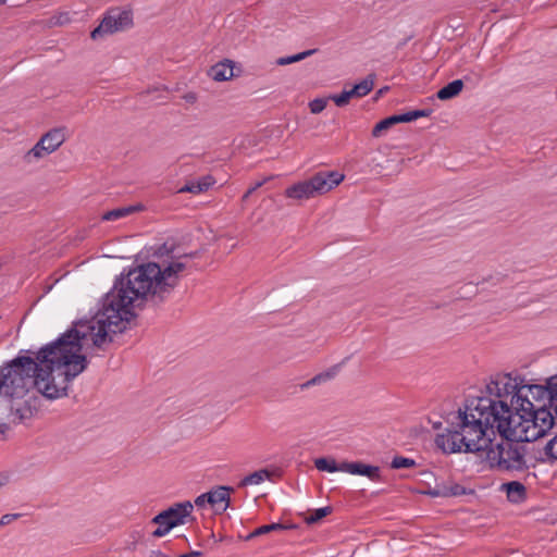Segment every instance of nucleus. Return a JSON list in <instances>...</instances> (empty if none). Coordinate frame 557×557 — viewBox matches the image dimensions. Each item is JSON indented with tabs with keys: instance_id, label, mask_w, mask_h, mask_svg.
<instances>
[{
	"instance_id": "obj_11",
	"label": "nucleus",
	"mask_w": 557,
	"mask_h": 557,
	"mask_svg": "<svg viewBox=\"0 0 557 557\" xmlns=\"http://www.w3.org/2000/svg\"><path fill=\"white\" fill-rule=\"evenodd\" d=\"M208 75L215 82L228 81L233 77V65L230 60L219 62L211 66L208 71Z\"/></svg>"
},
{
	"instance_id": "obj_7",
	"label": "nucleus",
	"mask_w": 557,
	"mask_h": 557,
	"mask_svg": "<svg viewBox=\"0 0 557 557\" xmlns=\"http://www.w3.org/2000/svg\"><path fill=\"white\" fill-rule=\"evenodd\" d=\"M194 509V505L186 500L182 503H176L168 509L161 511L157 515V520H165L170 522L169 527H177L184 524L191 517V512Z\"/></svg>"
},
{
	"instance_id": "obj_35",
	"label": "nucleus",
	"mask_w": 557,
	"mask_h": 557,
	"mask_svg": "<svg viewBox=\"0 0 557 557\" xmlns=\"http://www.w3.org/2000/svg\"><path fill=\"white\" fill-rule=\"evenodd\" d=\"M208 497H209V492H208V493H205V494L199 495V496H198V497H196V499H195V506H197L198 508H202V507H205V506L208 504Z\"/></svg>"
},
{
	"instance_id": "obj_8",
	"label": "nucleus",
	"mask_w": 557,
	"mask_h": 557,
	"mask_svg": "<svg viewBox=\"0 0 557 557\" xmlns=\"http://www.w3.org/2000/svg\"><path fill=\"white\" fill-rule=\"evenodd\" d=\"M342 472H346L354 475H363L369 478L371 481L381 480V470L377 466H371L360 461L342 462Z\"/></svg>"
},
{
	"instance_id": "obj_24",
	"label": "nucleus",
	"mask_w": 557,
	"mask_h": 557,
	"mask_svg": "<svg viewBox=\"0 0 557 557\" xmlns=\"http://www.w3.org/2000/svg\"><path fill=\"white\" fill-rule=\"evenodd\" d=\"M331 511H332V508L329 506L314 509V510L308 512V515L305 517V521L308 524L317 523L318 521H320L321 519H323L324 517L330 515Z\"/></svg>"
},
{
	"instance_id": "obj_12",
	"label": "nucleus",
	"mask_w": 557,
	"mask_h": 557,
	"mask_svg": "<svg viewBox=\"0 0 557 557\" xmlns=\"http://www.w3.org/2000/svg\"><path fill=\"white\" fill-rule=\"evenodd\" d=\"M215 183L211 175H206L197 181H190L180 188V193L201 194L207 191Z\"/></svg>"
},
{
	"instance_id": "obj_10",
	"label": "nucleus",
	"mask_w": 557,
	"mask_h": 557,
	"mask_svg": "<svg viewBox=\"0 0 557 557\" xmlns=\"http://www.w3.org/2000/svg\"><path fill=\"white\" fill-rule=\"evenodd\" d=\"M67 138L66 127H57L41 136L42 139L51 152H54Z\"/></svg>"
},
{
	"instance_id": "obj_15",
	"label": "nucleus",
	"mask_w": 557,
	"mask_h": 557,
	"mask_svg": "<svg viewBox=\"0 0 557 557\" xmlns=\"http://www.w3.org/2000/svg\"><path fill=\"white\" fill-rule=\"evenodd\" d=\"M503 488L506 490L507 497L510 502L519 503L525 497V486L518 481L505 483L503 484Z\"/></svg>"
},
{
	"instance_id": "obj_33",
	"label": "nucleus",
	"mask_w": 557,
	"mask_h": 557,
	"mask_svg": "<svg viewBox=\"0 0 557 557\" xmlns=\"http://www.w3.org/2000/svg\"><path fill=\"white\" fill-rule=\"evenodd\" d=\"M29 412L28 407L16 408L14 412H12L13 421H22L25 418V413Z\"/></svg>"
},
{
	"instance_id": "obj_26",
	"label": "nucleus",
	"mask_w": 557,
	"mask_h": 557,
	"mask_svg": "<svg viewBox=\"0 0 557 557\" xmlns=\"http://www.w3.org/2000/svg\"><path fill=\"white\" fill-rule=\"evenodd\" d=\"M151 523L158 524V528L152 532V535L154 537H162L174 528V527L168 525L170 522H168L166 519L162 520V521L157 520V516L153 517V519L151 520Z\"/></svg>"
},
{
	"instance_id": "obj_18",
	"label": "nucleus",
	"mask_w": 557,
	"mask_h": 557,
	"mask_svg": "<svg viewBox=\"0 0 557 557\" xmlns=\"http://www.w3.org/2000/svg\"><path fill=\"white\" fill-rule=\"evenodd\" d=\"M270 476H271V473L268 470H265V469L258 470V471H255L253 473L245 476L240 481L239 486L258 485V484L262 483L263 481H265L267 479H270Z\"/></svg>"
},
{
	"instance_id": "obj_40",
	"label": "nucleus",
	"mask_w": 557,
	"mask_h": 557,
	"mask_svg": "<svg viewBox=\"0 0 557 557\" xmlns=\"http://www.w3.org/2000/svg\"><path fill=\"white\" fill-rule=\"evenodd\" d=\"M8 483V476L5 474H0V490Z\"/></svg>"
},
{
	"instance_id": "obj_22",
	"label": "nucleus",
	"mask_w": 557,
	"mask_h": 557,
	"mask_svg": "<svg viewBox=\"0 0 557 557\" xmlns=\"http://www.w3.org/2000/svg\"><path fill=\"white\" fill-rule=\"evenodd\" d=\"M287 527L281 523H271L257 528L253 532L246 536V541H250L257 536L268 534L272 531L285 530Z\"/></svg>"
},
{
	"instance_id": "obj_36",
	"label": "nucleus",
	"mask_w": 557,
	"mask_h": 557,
	"mask_svg": "<svg viewBox=\"0 0 557 557\" xmlns=\"http://www.w3.org/2000/svg\"><path fill=\"white\" fill-rule=\"evenodd\" d=\"M265 180L264 181H261V182H257L252 187H250L246 193L245 195L243 196V199L246 200L255 190H257L258 188H260L263 184H264Z\"/></svg>"
},
{
	"instance_id": "obj_38",
	"label": "nucleus",
	"mask_w": 557,
	"mask_h": 557,
	"mask_svg": "<svg viewBox=\"0 0 557 557\" xmlns=\"http://www.w3.org/2000/svg\"><path fill=\"white\" fill-rule=\"evenodd\" d=\"M200 556H202V553H201V552H199V550H193V552H190V553H188V554H182V555H180V556H177V557H200Z\"/></svg>"
},
{
	"instance_id": "obj_2",
	"label": "nucleus",
	"mask_w": 557,
	"mask_h": 557,
	"mask_svg": "<svg viewBox=\"0 0 557 557\" xmlns=\"http://www.w3.org/2000/svg\"><path fill=\"white\" fill-rule=\"evenodd\" d=\"M485 398L471 399L447 420L448 428L435 437L436 446L445 454H486L491 467L498 470L525 468L524 437L516 429L510 414H500Z\"/></svg>"
},
{
	"instance_id": "obj_29",
	"label": "nucleus",
	"mask_w": 557,
	"mask_h": 557,
	"mask_svg": "<svg viewBox=\"0 0 557 557\" xmlns=\"http://www.w3.org/2000/svg\"><path fill=\"white\" fill-rule=\"evenodd\" d=\"M325 107L326 100L322 98H317L309 103L310 111L313 114L322 112L325 109Z\"/></svg>"
},
{
	"instance_id": "obj_14",
	"label": "nucleus",
	"mask_w": 557,
	"mask_h": 557,
	"mask_svg": "<svg viewBox=\"0 0 557 557\" xmlns=\"http://www.w3.org/2000/svg\"><path fill=\"white\" fill-rule=\"evenodd\" d=\"M143 209V206L141 205H135V206H127V207H122V208H116V209H113V210H110L108 212H106L103 215H102V220L103 221H116V220H120L122 218H125V216H128L135 212H138Z\"/></svg>"
},
{
	"instance_id": "obj_23",
	"label": "nucleus",
	"mask_w": 557,
	"mask_h": 557,
	"mask_svg": "<svg viewBox=\"0 0 557 557\" xmlns=\"http://www.w3.org/2000/svg\"><path fill=\"white\" fill-rule=\"evenodd\" d=\"M396 115L388 116L380 121L372 129V136L380 137L384 131H387L393 125L397 124Z\"/></svg>"
},
{
	"instance_id": "obj_25",
	"label": "nucleus",
	"mask_w": 557,
	"mask_h": 557,
	"mask_svg": "<svg viewBox=\"0 0 557 557\" xmlns=\"http://www.w3.org/2000/svg\"><path fill=\"white\" fill-rule=\"evenodd\" d=\"M315 51H317L315 49H311V50H306L304 52H300V53H297V54H294L290 57H283V58L277 59L276 63L278 65H287V64H292L295 62H299V61L306 59L307 57L312 55Z\"/></svg>"
},
{
	"instance_id": "obj_13",
	"label": "nucleus",
	"mask_w": 557,
	"mask_h": 557,
	"mask_svg": "<svg viewBox=\"0 0 557 557\" xmlns=\"http://www.w3.org/2000/svg\"><path fill=\"white\" fill-rule=\"evenodd\" d=\"M50 153L52 152L48 149L45 141L39 139L38 143L24 154L23 159L26 163L30 164L37 162Z\"/></svg>"
},
{
	"instance_id": "obj_45",
	"label": "nucleus",
	"mask_w": 557,
	"mask_h": 557,
	"mask_svg": "<svg viewBox=\"0 0 557 557\" xmlns=\"http://www.w3.org/2000/svg\"><path fill=\"white\" fill-rule=\"evenodd\" d=\"M383 91H384L383 89L379 90L377 96L382 95Z\"/></svg>"
},
{
	"instance_id": "obj_30",
	"label": "nucleus",
	"mask_w": 557,
	"mask_h": 557,
	"mask_svg": "<svg viewBox=\"0 0 557 557\" xmlns=\"http://www.w3.org/2000/svg\"><path fill=\"white\" fill-rule=\"evenodd\" d=\"M330 99L333 100L337 107H345L349 102L345 91H342L339 95H333Z\"/></svg>"
},
{
	"instance_id": "obj_3",
	"label": "nucleus",
	"mask_w": 557,
	"mask_h": 557,
	"mask_svg": "<svg viewBox=\"0 0 557 557\" xmlns=\"http://www.w3.org/2000/svg\"><path fill=\"white\" fill-rule=\"evenodd\" d=\"M480 398L492 400L494 408L500 414H510L519 408L531 410L535 408V404H546V399L550 407L555 408L557 391L552 388L550 377L546 381V385H529L522 384L519 377L502 374L486 385V395Z\"/></svg>"
},
{
	"instance_id": "obj_20",
	"label": "nucleus",
	"mask_w": 557,
	"mask_h": 557,
	"mask_svg": "<svg viewBox=\"0 0 557 557\" xmlns=\"http://www.w3.org/2000/svg\"><path fill=\"white\" fill-rule=\"evenodd\" d=\"M314 467L319 471L336 472L342 471V462L337 463L333 458H317L314 460Z\"/></svg>"
},
{
	"instance_id": "obj_1",
	"label": "nucleus",
	"mask_w": 557,
	"mask_h": 557,
	"mask_svg": "<svg viewBox=\"0 0 557 557\" xmlns=\"http://www.w3.org/2000/svg\"><path fill=\"white\" fill-rule=\"evenodd\" d=\"M186 269L181 259L148 262L131 270L104 296L101 309L89 320L77 321L35 357L20 354L0 369V396L24 399L36 388L49 399L67 395L70 383L87 368L82 354L89 346L102 348L113 335L126 330L135 309L146 300L163 302Z\"/></svg>"
},
{
	"instance_id": "obj_27",
	"label": "nucleus",
	"mask_w": 557,
	"mask_h": 557,
	"mask_svg": "<svg viewBox=\"0 0 557 557\" xmlns=\"http://www.w3.org/2000/svg\"><path fill=\"white\" fill-rule=\"evenodd\" d=\"M416 466V461L411 458L396 456L393 458L391 467L393 469L412 468Z\"/></svg>"
},
{
	"instance_id": "obj_34",
	"label": "nucleus",
	"mask_w": 557,
	"mask_h": 557,
	"mask_svg": "<svg viewBox=\"0 0 557 557\" xmlns=\"http://www.w3.org/2000/svg\"><path fill=\"white\" fill-rule=\"evenodd\" d=\"M21 515L20 513H7L3 515L0 519V523L2 527L10 524L14 520H16Z\"/></svg>"
},
{
	"instance_id": "obj_42",
	"label": "nucleus",
	"mask_w": 557,
	"mask_h": 557,
	"mask_svg": "<svg viewBox=\"0 0 557 557\" xmlns=\"http://www.w3.org/2000/svg\"><path fill=\"white\" fill-rule=\"evenodd\" d=\"M7 431V424L0 423V435H4Z\"/></svg>"
},
{
	"instance_id": "obj_6",
	"label": "nucleus",
	"mask_w": 557,
	"mask_h": 557,
	"mask_svg": "<svg viewBox=\"0 0 557 557\" xmlns=\"http://www.w3.org/2000/svg\"><path fill=\"white\" fill-rule=\"evenodd\" d=\"M132 24L133 17L129 11L113 9L107 13L90 36L94 40L103 39L109 35L129 28Z\"/></svg>"
},
{
	"instance_id": "obj_46",
	"label": "nucleus",
	"mask_w": 557,
	"mask_h": 557,
	"mask_svg": "<svg viewBox=\"0 0 557 557\" xmlns=\"http://www.w3.org/2000/svg\"><path fill=\"white\" fill-rule=\"evenodd\" d=\"M2 527V524L0 523V528Z\"/></svg>"
},
{
	"instance_id": "obj_32",
	"label": "nucleus",
	"mask_w": 557,
	"mask_h": 557,
	"mask_svg": "<svg viewBox=\"0 0 557 557\" xmlns=\"http://www.w3.org/2000/svg\"><path fill=\"white\" fill-rule=\"evenodd\" d=\"M423 493L431 497H445L444 487H442V485H437L435 488H429Z\"/></svg>"
},
{
	"instance_id": "obj_5",
	"label": "nucleus",
	"mask_w": 557,
	"mask_h": 557,
	"mask_svg": "<svg viewBox=\"0 0 557 557\" xmlns=\"http://www.w3.org/2000/svg\"><path fill=\"white\" fill-rule=\"evenodd\" d=\"M344 180V175L337 171H325L314 174L307 181L299 182L285 190L287 198L305 200L329 193L338 186Z\"/></svg>"
},
{
	"instance_id": "obj_39",
	"label": "nucleus",
	"mask_w": 557,
	"mask_h": 557,
	"mask_svg": "<svg viewBox=\"0 0 557 557\" xmlns=\"http://www.w3.org/2000/svg\"><path fill=\"white\" fill-rule=\"evenodd\" d=\"M550 386L554 391H557V374L550 376Z\"/></svg>"
},
{
	"instance_id": "obj_16",
	"label": "nucleus",
	"mask_w": 557,
	"mask_h": 557,
	"mask_svg": "<svg viewBox=\"0 0 557 557\" xmlns=\"http://www.w3.org/2000/svg\"><path fill=\"white\" fill-rule=\"evenodd\" d=\"M462 88L463 82L461 79H456L441 88L437 91L436 97L440 100H449L458 96L461 92Z\"/></svg>"
},
{
	"instance_id": "obj_31",
	"label": "nucleus",
	"mask_w": 557,
	"mask_h": 557,
	"mask_svg": "<svg viewBox=\"0 0 557 557\" xmlns=\"http://www.w3.org/2000/svg\"><path fill=\"white\" fill-rule=\"evenodd\" d=\"M545 449L548 456L557 459V435L547 443Z\"/></svg>"
},
{
	"instance_id": "obj_17",
	"label": "nucleus",
	"mask_w": 557,
	"mask_h": 557,
	"mask_svg": "<svg viewBox=\"0 0 557 557\" xmlns=\"http://www.w3.org/2000/svg\"><path fill=\"white\" fill-rule=\"evenodd\" d=\"M337 371H338V368L337 367H334L325 372H322V373H319L317 375H314L312 379L308 380L307 382L302 383L300 385V388L304 391V389H307L311 386H314V385H320L322 383H325L330 380H332L333 377H335V375L337 374Z\"/></svg>"
},
{
	"instance_id": "obj_44",
	"label": "nucleus",
	"mask_w": 557,
	"mask_h": 557,
	"mask_svg": "<svg viewBox=\"0 0 557 557\" xmlns=\"http://www.w3.org/2000/svg\"><path fill=\"white\" fill-rule=\"evenodd\" d=\"M438 426H441V423H435L434 424V428L437 429Z\"/></svg>"
},
{
	"instance_id": "obj_4",
	"label": "nucleus",
	"mask_w": 557,
	"mask_h": 557,
	"mask_svg": "<svg viewBox=\"0 0 557 557\" xmlns=\"http://www.w3.org/2000/svg\"><path fill=\"white\" fill-rule=\"evenodd\" d=\"M554 407L546 404H535L531 410L519 408L510 412V420H515L516 429L521 431L525 442L535 441L544 436L554 425Z\"/></svg>"
},
{
	"instance_id": "obj_37",
	"label": "nucleus",
	"mask_w": 557,
	"mask_h": 557,
	"mask_svg": "<svg viewBox=\"0 0 557 557\" xmlns=\"http://www.w3.org/2000/svg\"><path fill=\"white\" fill-rule=\"evenodd\" d=\"M183 99H184L187 103L194 104V103L197 101L198 97H197V94H196V92L190 91V92L185 94V95L183 96Z\"/></svg>"
},
{
	"instance_id": "obj_28",
	"label": "nucleus",
	"mask_w": 557,
	"mask_h": 557,
	"mask_svg": "<svg viewBox=\"0 0 557 557\" xmlns=\"http://www.w3.org/2000/svg\"><path fill=\"white\" fill-rule=\"evenodd\" d=\"M444 487L445 497L459 496L465 494V488L459 484H442Z\"/></svg>"
},
{
	"instance_id": "obj_43",
	"label": "nucleus",
	"mask_w": 557,
	"mask_h": 557,
	"mask_svg": "<svg viewBox=\"0 0 557 557\" xmlns=\"http://www.w3.org/2000/svg\"><path fill=\"white\" fill-rule=\"evenodd\" d=\"M438 426H441V423H435L434 424V428L437 429Z\"/></svg>"
},
{
	"instance_id": "obj_21",
	"label": "nucleus",
	"mask_w": 557,
	"mask_h": 557,
	"mask_svg": "<svg viewBox=\"0 0 557 557\" xmlns=\"http://www.w3.org/2000/svg\"><path fill=\"white\" fill-rule=\"evenodd\" d=\"M432 113V110L425 109V110H413L409 111L404 114H396L397 122L398 123H408L416 121L419 117H426L430 116Z\"/></svg>"
},
{
	"instance_id": "obj_19",
	"label": "nucleus",
	"mask_w": 557,
	"mask_h": 557,
	"mask_svg": "<svg viewBox=\"0 0 557 557\" xmlns=\"http://www.w3.org/2000/svg\"><path fill=\"white\" fill-rule=\"evenodd\" d=\"M374 87V75H368L360 83L356 84L352 88L356 98H362L367 96Z\"/></svg>"
},
{
	"instance_id": "obj_9",
	"label": "nucleus",
	"mask_w": 557,
	"mask_h": 557,
	"mask_svg": "<svg viewBox=\"0 0 557 557\" xmlns=\"http://www.w3.org/2000/svg\"><path fill=\"white\" fill-rule=\"evenodd\" d=\"M233 491L228 486H218L209 492L208 504L216 508V510L224 511L230 504V493Z\"/></svg>"
},
{
	"instance_id": "obj_41",
	"label": "nucleus",
	"mask_w": 557,
	"mask_h": 557,
	"mask_svg": "<svg viewBox=\"0 0 557 557\" xmlns=\"http://www.w3.org/2000/svg\"><path fill=\"white\" fill-rule=\"evenodd\" d=\"M345 94L347 95V98L350 100L351 98H356L355 96V91H354V88L349 89V90H344Z\"/></svg>"
}]
</instances>
